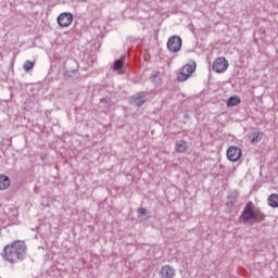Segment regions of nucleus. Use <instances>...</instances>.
<instances>
[{"label":"nucleus","mask_w":278,"mask_h":278,"mask_svg":"<svg viewBox=\"0 0 278 278\" xmlns=\"http://www.w3.org/2000/svg\"><path fill=\"white\" fill-rule=\"evenodd\" d=\"M56 23L60 27H71L73 25V14L63 12L56 17Z\"/></svg>","instance_id":"nucleus-6"},{"label":"nucleus","mask_w":278,"mask_h":278,"mask_svg":"<svg viewBox=\"0 0 278 278\" xmlns=\"http://www.w3.org/2000/svg\"><path fill=\"white\" fill-rule=\"evenodd\" d=\"M182 45L184 41L181 40V37L177 35L169 37L167 40V49L170 51V53H179V51H181Z\"/></svg>","instance_id":"nucleus-2"},{"label":"nucleus","mask_w":278,"mask_h":278,"mask_svg":"<svg viewBox=\"0 0 278 278\" xmlns=\"http://www.w3.org/2000/svg\"><path fill=\"white\" fill-rule=\"evenodd\" d=\"M150 79L154 86H161L162 85V78L160 77V72H153L150 76Z\"/></svg>","instance_id":"nucleus-16"},{"label":"nucleus","mask_w":278,"mask_h":278,"mask_svg":"<svg viewBox=\"0 0 278 278\" xmlns=\"http://www.w3.org/2000/svg\"><path fill=\"white\" fill-rule=\"evenodd\" d=\"M242 100H240V97L238 96H231L227 101H226V104H227V108H233L236 105H240Z\"/></svg>","instance_id":"nucleus-12"},{"label":"nucleus","mask_w":278,"mask_h":278,"mask_svg":"<svg viewBox=\"0 0 278 278\" xmlns=\"http://www.w3.org/2000/svg\"><path fill=\"white\" fill-rule=\"evenodd\" d=\"M10 177L4 174H0V190H8L10 188Z\"/></svg>","instance_id":"nucleus-11"},{"label":"nucleus","mask_w":278,"mask_h":278,"mask_svg":"<svg viewBox=\"0 0 278 278\" xmlns=\"http://www.w3.org/2000/svg\"><path fill=\"white\" fill-rule=\"evenodd\" d=\"M230 197H233V200L230 203L231 205H235V203L237 202L236 198L238 197V191L232 192Z\"/></svg>","instance_id":"nucleus-22"},{"label":"nucleus","mask_w":278,"mask_h":278,"mask_svg":"<svg viewBox=\"0 0 278 278\" xmlns=\"http://www.w3.org/2000/svg\"><path fill=\"white\" fill-rule=\"evenodd\" d=\"M125 64V62L123 61V59H117L114 61L113 63V71H121V68H123V65Z\"/></svg>","instance_id":"nucleus-17"},{"label":"nucleus","mask_w":278,"mask_h":278,"mask_svg":"<svg viewBox=\"0 0 278 278\" xmlns=\"http://www.w3.org/2000/svg\"><path fill=\"white\" fill-rule=\"evenodd\" d=\"M194 71H197V62L192 61L191 64H186L178 74V81H186Z\"/></svg>","instance_id":"nucleus-3"},{"label":"nucleus","mask_w":278,"mask_h":278,"mask_svg":"<svg viewBox=\"0 0 278 278\" xmlns=\"http://www.w3.org/2000/svg\"><path fill=\"white\" fill-rule=\"evenodd\" d=\"M255 211L253 210V202H248L240 215V220L242 223H249V220H254Z\"/></svg>","instance_id":"nucleus-4"},{"label":"nucleus","mask_w":278,"mask_h":278,"mask_svg":"<svg viewBox=\"0 0 278 278\" xmlns=\"http://www.w3.org/2000/svg\"><path fill=\"white\" fill-rule=\"evenodd\" d=\"M110 101H112V99L108 97L100 99V102L103 103L104 105H110Z\"/></svg>","instance_id":"nucleus-20"},{"label":"nucleus","mask_w":278,"mask_h":278,"mask_svg":"<svg viewBox=\"0 0 278 278\" xmlns=\"http://www.w3.org/2000/svg\"><path fill=\"white\" fill-rule=\"evenodd\" d=\"M176 153H186L188 151V142L186 140H177L175 143Z\"/></svg>","instance_id":"nucleus-10"},{"label":"nucleus","mask_w":278,"mask_h":278,"mask_svg":"<svg viewBox=\"0 0 278 278\" xmlns=\"http://www.w3.org/2000/svg\"><path fill=\"white\" fill-rule=\"evenodd\" d=\"M138 216H147V208L140 207L138 210Z\"/></svg>","instance_id":"nucleus-21"},{"label":"nucleus","mask_w":278,"mask_h":278,"mask_svg":"<svg viewBox=\"0 0 278 278\" xmlns=\"http://www.w3.org/2000/svg\"><path fill=\"white\" fill-rule=\"evenodd\" d=\"M79 77V70H66L65 78L66 79H77Z\"/></svg>","instance_id":"nucleus-15"},{"label":"nucleus","mask_w":278,"mask_h":278,"mask_svg":"<svg viewBox=\"0 0 278 278\" xmlns=\"http://www.w3.org/2000/svg\"><path fill=\"white\" fill-rule=\"evenodd\" d=\"M0 256L8 264H21L27 260V243L23 240H14L3 248Z\"/></svg>","instance_id":"nucleus-1"},{"label":"nucleus","mask_w":278,"mask_h":278,"mask_svg":"<svg viewBox=\"0 0 278 278\" xmlns=\"http://www.w3.org/2000/svg\"><path fill=\"white\" fill-rule=\"evenodd\" d=\"M227 157L230 162H238L242 157V150L239 147L231 146L227 150Z\"/></svg>","instance_id":"nucleus-7"},{"label":"nucleus","mask_w":278,"mask_h":278,"mask_svg":"<svg viewBox=\"0 0 278 278\" xmlns=\"http://www.w3.org/2000/svg\"><path fill=\"white\" fill-rule=\"evenodd\" d=\"M254 214V223H264L266 220V215L260 208H256Z\"/></svg>","instance_id":"nucleus-14"},{"label":"nucleus","mask_w":278,"mask_h":278,"mask_svg":"<svg viewBox=\"0 0 278 278\" xmlns=\"http://www.w3.org/2000/svg\"><path fill=\"white\" fill-rule=\"evenodd\" d=\"M147 103V98L144 93L138 92L130 98V104L136 105V108H142Z\"/></svg>","instance_id":"nucleus-9"},{"label":"nucleus","mask_w":278,"mask_h":278,"mask_svg":"<svg viewBox=\"0 0 278 278\" xmlns=\"http://www.w3.org/2000/svg\"><path fill=\"white\" fill-rule=\"evenodd\" d=\"M229 68V61L224 56H218L213 62V71L215 73H225Z\"/></svg>","instance_id":"nucleus-5"},{"label":"nucleus","mask_w":278,"mask_h":278,"mask_svg":"<svg viewBox=\"0 0 278 278\" xmlns=\"http://www.w3.org/2000/svg\"><path fill=\"white\" fill-rule=\"evenodd\" d=\"M34 68V62L31 61H26L23 65V70L26 71V73H29Z\"/></svg>","instance_id":"nucleus-19"},{"label":"nucleus","mask_w":278,"mask_h":278,"mask_svg":"<svg viewBox=\"0 0 278 278\" xmlns=\"http://www.w3.org/2000/svg\"><path fill=\"white\" fill-rule=\"evenodd\" d=\"M176 270L170 265H164L159 273L160 278H175Z\"/></svg>","instance_id":"nucleus-8"},{"label":"nucleus","mask_w":278,"mask_h":278,"mask_svg":"<svg viewBox=\"0 0 278 278\" xmlns=\"http://www.w3.org/2000/svg\"><path fill=\"white\" fill-rule=\"evenodd\" d=\"M267 203L269 205V207H278V194L277 193H273L268 197L267 199Z\"/></svg>","instance_id":"nucleus-13"},{"label":"nucleus","mask_w":278,"mask_h":278,"mask_svg":"<svg viewBox=\"0 0 278 278\" xmlns=\"http://www.w3.org/2000/svg\"><path fill=\"white\" fill-rule=\"evenodd\" d=\"M251 142L253 144L257 143V142H262V132L257 131V132H252V138H251Z\"/></svg>","instance_id":"nucleus-18"}]
</instances>
